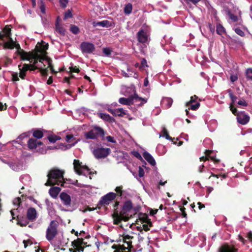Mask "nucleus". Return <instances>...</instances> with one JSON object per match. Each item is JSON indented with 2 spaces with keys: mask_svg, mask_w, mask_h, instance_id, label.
<instances>
[{
  "mask_svg": "<svg viewBox=\"0 0 252 252\" xmlns=\"http://www.w3.org/2000/svg\"><path fill=\"white\" fill-rule=\"evenodd\" d=\"M133 208L132 203L131 200L126 201L124 203L122 210L119 212L115 209L112 215L113 219V223L116 225H119L122 220L127 221L132 217V215H129V213L131 211Z\"/></svg>",
  "mask_w": 252,
  "mask_h": 252,
  "instance_id": "1",
  "label": "nucleus"
},
{
  "mask_svg": "<svg viewBox=\"0 0 252 252\" xmlns=\"http://www.w3.org/2000/svg\"><path fill=\"white\" fill-rule=\"evenodd\" d=\"M48 180L45 183L46 186H52L54 185H61L64 187L65 182L63 178V172L58 169L53 168L50 170L47 175Z\"/></svg>",
  "mask_w": 252,
  "mask_h": 252,
  "instance_id": "2",
  "label": "nucleus"
},
{
  "mask_svg": "<svg viewBox=\"0 0 252 252\" xmlns=\"http://www.w3.org/2000/svg\"><path fill=\"white\" fill-rule=\"evenodd\" d=\"M105 131L103 128L98 126H95L91 130L85 132L84 133V138L85 140L88 139L95 140L98 137H104Z\"/></svg>",
  "mask_w": 252,
  "mask_h": 252,
  "instance_id": "3",
  "label": "nucleus"
},
{
  "mask_svg": "<svg viewBox=\"0 0 252 252\" xmlns=\"http://www.w3.org/2000/svg\"><path fill=\"white\" fill-rule=\"evenodd\" d=\"M59 222L58 221L52 220L46 231V238L49 241H51L58 234V227Z\"/></svg>",
  "mask_w": 252,
  "mask_h": 252,
  "instance_id": "4",
  "label": "nucleus"
},
{
  "mask_svg": "<svg viewBox=\"0 0 252 252\" xmlns=\"http://www.w3.org/2000/svg\"><path fill=\"white\" fill-rule=\"evenodd\" d=\"M117 196V194L112 192H109L102 196L98 202V205L105 206L108 205L110 202L114 200Z\"/></svg>",
  "mask_w": 252,
  "mask_h": 252,
  "instance_id": "5",
  "label": "nucleus"
},
{
  "mask_svg": "<svg viewBox=\"0 0 252 252\" xmlns=\"http://www.w3.org/2000/svg\"><path fill=\"white\" fill-rule=\"evenodd\" d=\"M110 153L111 149L109 148H97L93 151L94 156L97 159L105 158Z\"/></svg>",
  "mask_w": 252,
  "mask_h": 252,
  "instance_id": "6",
  "label": "nucleus"
},
{
  "mask_svg": "<svg viewBox=\"0 0 252 252\" xmlns=\"http://www.w3.org/2000/svg\"><path fill=\"white\" fill-rule=\"evenodd\" d=\"M80 49L83 53L91 54L95 50V47L92 43L83 42L80 45Z\"/></svg>",
  "mask_w": 252,
  "mask_h": 252,
  "instance_id": "7",
  "label": "nucleus"
},
{
  "mask_svg": "<svg viewBox=\"0 0 252 252\" xmlns=\"http://www.w3.org/2000/svg\"><path fill=\"white\" fill-rule=\"evenodd\" d=\"M238 251L233 245L225 243L219 248L218 252H237Z\"/></svg>",
  "mask_w": 252,
  "mask_h": 252,
  "instance_id": "8",
  "label": "nucleus"
},
{
  "mask_svg": "<svg viewBox=\"0 0 252 252\" xmlns=\"http://www.w3.org/2000/svg\"><path fill=\"white\" fill-rule=\"evenodd\" d=\"M237 122L243 125L247 124L250 121V117L244 111L238 112L237 116Z\"/></svg>",
  "mask_w": 252,
  "mask_h": 252,
  "instance_id": "9",
  "label": "nucleus"
},
{
  "mask_svg": "<svg viewBox=\"0 0 252 252\" xmlns=\"http://www.w3.org/2000/svg\"><path fill=\"white\" fill-rule=\"evenodd\" d=\"M43 144L41 141H37V139L32 138H29L27 146L30 150H35L38 146L42 145Z\"/></svg>",
  "mask_w": 252,
  "mask_h": 252,
  "instance_id": "10",
  "label": "nucleus"
},
{
  "mask_svg": "<svg viewBox=\"0 0 252 252\" xmlns=\"http://www.w3.org/2000/svg\"><path fill=\"white\" fill-rule=\"evenodd\" d=\"M37 217V214L35 208L30 207L27 210V218L28 220L33 221Z\"/></svg>",
  "mask_w": 252,
  "mask_h": 252,
  "instance_id": "11",
  "label": "nucleus"
},
{
  "mask_svg": "<svg viewBox=\"0 0 252 252\" xmlns=\"http://www.w3.org/2000/svg\"><path fill=\"white\" fill-rule=\"evenodd\" d=\"M60 197L64 205L67 207L70 206L71 200L69 195L65 192H62L60 195Z\"/></svg>",
  "mask_w": 252,
  "mask_h": 252,
  "instance_id": "12",
  "label": "nucleus"
},
{
  "mask_svg": "<svg viewBox=\"0 0 252 252\" xmlns=\"http://www.w3.org/2000/svg\"><path fill=\"white\" fill-rule=\"evenodd\" d=\"M137 38L139 42L145 43L148 40L147 33L142 29H141L137 33Z\"/></svg>",
  "mask_w": 252,
  "mask_h": 252,
  "instance_id": "13",
  "label": "nucleus"
},
{
  "mask_svg": "<svg viewBox=\"0 0 252 252\" xmlns=\"http://www.w3.org/2000/svg\"><path fill=\"white\" fill-rule=\"evenodd\" d=\"M81 162H80L79 159H74L73 161V165H74V169L75 172L78 174L79 175H85V174L83 173L82 171L81 170L82 165Z\"/></svg>",
  "mask_w": 252,
  "mask_h": 252,
  "instance_id": "14",
  "label": "nucleus"
},
{
  "mask_svg": "<svg viewBox=\"0 0 252 252\" xmlns=\"http://www.w3.org/2000/svg\"><path fill=\"white\" fill-rule=\"evenodd\" d=\"M131 97H132V104L134 103H138L139 101H141V103L139 104H137L138 106H142L143 104L145 103L147 101V99L146 98H144L141 97H139L137 94H134L133 95H131Z\"/></svg>",
  "mask_w": 252,
  "mask_h": 252,
  "instance_id": "15",
  "label": "nucleus"
},
{
  "mask_svg": "<svg viewBox=\"0 0 252 252\" xmlns=\"http://www.w3.org/2000/svg\"><path fill=\"white\" fill-rule=\"evenodd\" d=\"M108 111L111 113L114 116L122 117L126 115V113L123 108H118L117 109H108Z\"/></svg>",
  "mask_w": 252,
  "mask_h": 252,
  "instance_id": "16",
  "label": "nucleus"
},
{
  "mask_svg": "<svg viewBox=\"0 0 252 252\" xmlns=\"http://www.w3.org/2000/svg\"><path fill=\"white\" fill-rule=\"evenodd\" d=\"M27 220L24 217L16 216L17 224L21 226H26L28 224L29 221Z\"/></svg>",
  "mask_w": 252,
  "mask_h": 252,
  "instance_id": "17",
  "label": "nucleus"
},
{
  "mask_svg": "<svg viewBox=\"0 0 252 252\" xmlns=\"http://www.w3.org/2000/svg\"><path fill=\"white\" fill-rule=\"evenodd\" d=\"M143 156L144 158L152 165L154 166L156 163L153 157L147 151H145L143 154Z\"/></svg>",
  "mask_w": 252,
  "mask_h": 252,
  "instance_id": "18",
  "label": "nucleus"
},
{
  "mask_svg": "<svg viewBox=\"0 0 252 252\" xmlns=\"http://www.w3.org/2000/svg\"><path fill=\"white\" fill-rule=\"evenodd\" d=\"M132 97L130 95L128 98L121 97L119 99V102L122 104L126 105H132Z\"/></svg>",
  "mask_w": 252,
  "mask_h": 252,
  "instance_id": "19",
  "label": "nucleus"
},
{
  "mask_svg": "<svg viewBox=\"0 0 252 252\" xmlns=\"http://www.w3.org/2000/svg\"><path fill=\"white\" fill-rule=\"evenodd\" d=\"M38 44L39 45V49H37V52L38 53H40L41 54H47L46 50L48 48V44L45 43L42 41L41 44L38 43L37 45Z\"/></svg>",
  "mask_w": 252,
  "mask_h": 252,
  "instance_id": "20",
  "label": "nucleus"
},
{
  "mask_svg": "<svg viewBox=\"0 0 252 252\" xmlns=\"http://www.w3.org/2000/svg\"><path fill=\"white\" fill-rule=\"evenodd\" d=\"M61 189L59 187H52L49 189V194L51 197L55 198L57 197L59 193L61 191Z\"/></svg>",
  "mask_w": 252,
  "mask_h": 252,
  "instance_id": "21",
  "label": "nucleus"
},
{
  "mask_svg": "<svg viewBox=\"0 0 252 252\" xmlns=\"http://www.w3.org/2000/svg\"><path fill=\"white\" fill-rule=\"evenodd\" d=\"M98 115V116L104 121L109 123L115 121V119L108 114L100 113Z\"/></svg>",
  "mask_w": 252,
  "mask_h": 252,
  "instance_id": "22",
  "label": "nucleus"
},
{
  "mask_svg": "<svg viewBox=\"0 0 252 252\" xmlns=\"http://www.w3.org/2000/svg\"><path fill=\"white\" fill-rule=\"evenodd\" d=\"M55 27L57 32L62 36L65 35L66 30L59 22H56Z\"/></svg>",
  "mask_w": 252,
  "mask_h": 252,
  "instance_id": "23",
  "label": "nucleus"
},
{
  "mask_svg": "<svg viewBox=\"0 0 252 252\" xmlns=\"http://www.w3.org/2000/svg\"><path fill=\"white\" fill-rule=\"evenodd\" d=\"M17 55L20 56L21 60L22 61H31V56L30 55V52L27 53L23 50V51H21L20 53H18Z\"/></svg>",
  "mask_w": 252,
  "mask_h": 252,
  "instance_id": "24",
  "label": "nucleus"
},
{
  "mask_svg": "<svg viewBox=\"0 0 252 252\" xmlns=\"http://www.w3.org/2000/svg\"><path fill=\"white\" fill-rule=\"evenodd\" d=\"M32 135L34 138L36 139H41L43 136V131L39 129H32Z\"/></svg>",
  "mask_w": 252,
  "mask_h": 252,
  "instance_id": "25",
  "label": "nucleus"
},
{
  "mask_svg": "<svg viewBox=\"0 0 252 252\" xmlns=\"http://www.w3.org/2000/svg\"><path fill=\"white\" fill-rule=\"evenodd\" d=\"M94 27L101 26L102 27H109L110 26V22L107 20H104L100 22H94Z\"/></svg>",
  "mask_w": 252,
  "mask_h": 252,
  "instance_id": "26",
  "label": "nucleus"
},
{
  "mask_svg": "<svg viewBox=\"0 0 252 252\" xmlns=\"http://www.w3.org/2000/svg\"><path fill=\"white\" fill-rule=\"evenodd\" d=\"M173 99L170 97H165L163 99L162 103L164 105L166 108L170 107L173 103Z\"/></svg>",
  "mask_w": 252,
  "mask_h": 252,
  "instance_id": "27",
  "label": "nucleus"
},
{
  "mask_svg": "<svg viewBox=\"0 0 252 252\" xmlns=\"http://www.w3.org/2000/svg\"><path fill=\"white\" fill-rule=\"evenodd\" d=\"M84 239L83 238H78L77 239L74 240L71 242V246L74 248L82 245L83 243Z\"/></svg>",
  "mask_w": 252,
  "mask_h": 252,
  "instance_id": "28",
  "label": "nucleus"
},
{
  "mask_svg": "<svg viewBox=\"0 0 252 252\" xmlns=\"http://www.w3.org/2000/svg\"><path fill=\"white\" fill-rule=\"evenodd\" d=\"M15 46V42H14L11 38L10 40L5 42L4 44V47L7 49H13Z\"/></svg>",
  "mask_w": 252,
  "mask_h": 252,
  "instance_id": "29",
  "label": "nucleus"
},
{
  "mask_svg": "<svg viewBox=\"0 0 252 252\" xmlns=\"http://www.w3.org/2000/svg\"><path fill=\"white\" fill-rule=\"evenodd\" d=\"M217 33L219 35H222L225 32L224 28L220 24H219L217 26L216 29Z\"/></svg>",
  "mask_w": 252,
  "mask_h": 252,
  "instance_id": "30",
  "label": "nucleus"
},
{
  "mask_svg": "<svg viewBox=\"0 0 252 252\" xmlns=\"http://www.w3.org/2000/svg\"><path fill=\"white\" fill-rule=\"evenodd\" d=\"M70 31L74 34H77L80 32L79 28L77 26L72 24L70 25Z\"/></svg>",
  "mask_w": 252,
  "mask_h": 252,
  "instance_id": "31",
  "label": "nucleus"
},
{
  "mask_svg": "<svg viewBox=\"0 0 252 252\" xmlns=\"http://www.w3.org/2000/svg\"><path fill=\"white\" fill-rule=\"evenodd\" d=\"M38 5L39 6V8L42 14H45L46 12L45 9V4L43 0H40L38 2Z\"/></svg>",
  "mask_w": 252,
  "mask_h": 252,
  "instance_id": "32",
  "label": "nucleus"
},
{
  "mask_svg": "<svg viewBox=\"0 0 252 252\" xmlns=\"http://www.w3.org/2000/svg\"><path fill=\"white\" fill-rule=\"evenodd\" d=\"M227 92L228 93L229 96L230 98L232 101L231 103H232V104H233L237 99V97L234 95L231 89H229L227 90Z\"/></svg>",
  "mask_w": 252,
  "mask_h": 252,
  "instance_id": "33",
  "label": "nucleus"
},
{
  "mask_svg": "<svg viewBox=\"0 0 252 252\" xmlns=\"http://www.w3.org/2000/svg\"><path fill=\"white\" fill-rule=\"evenodd\" d=\"M76 143V142H75L73 144H61L60 145L59 148H60L62 149H63L64 150H66L67 149H70L71 147L74 146Z\"/></svg>",
  "mask_w": 252,
  "mask_h": 252,
  "instance_id": "34",
  "label": "nucleus"
},
{
  "mask_svg": "<svg viewBox=\"0 0 252 252\" xmlns=\"http://www.w3.org/2000/svg\"><path fill=\"white\" fill-rule=\"evenodd\" d=\"M132 10V5L131 3H128L124 8V12L126 14H130Z\"/></svg>",
  "mask_w": 252,
  "mask_h": 252,
  "instance_id": "35",
  "label": "nucleus"
},
{
  "mask_svg": "<svg viewBox=\"0 0 252 252\" xmlns=\"http://www.w3.org/2000/svg\"><path fill=\"white\" fill-rule=\"evenodd\" d=\"M48 139L51 143H55L58 140H60L61 139V137L57 136V135H50L48 137Z\"/></svg>",
  "mask_w": 252,
  "mask_h": 252,
  "instance_id": "36",
  "label": "nucleus"
},
{
  "mask_svg": "<svg viewBox=\"0 0 252 252\" xmlns=\"http://www.w3.org/2000/svg\"><path fill=\"white\" fill-rule=\"evenodd\" d=\"M49 60H51V59L49 58L47 56V54H42L41 55V56L39 58V59L38 61L40 63H43V61H47V63L48 64Z\"/></svg>",
  "mask_w": 252,
  "mask_h": 252,
  "instance_id": "37",
  "label": "nucleus"
},
{
  "mask_svg": "<svg viewBox=\"0 0 252 252\" xmlns=\"http://www.w3.org/2000/svg\"><path fill=\"white\" fill-rule=\"evenodd\" d=\"M115 190L117 192V193H116L117 194V196L118 195L120 197L122 196L123 192L122 186L117 187L115 188Z\"/></svg>",
  "mask_w": 252,
  "mask_h": 252,
  "instance_id": "38",
  "label": "nucleus"
},
{
  "mask_svg": "<svg viewBox=\"0 0 252 252\" xmlns=\"http://www.w3.org/2000/svg\"><path fill=\"white\" fill-rule=\"evenodd\" d=\"M30 134H31L30 131L24 132V133L21 134V135H20L18 136L17 139H19V140H23L25 138L30 137Z\"/></svg>",
  "mask_w": 252,
  "mask_h": 252,
  "instance_id": "39",
  "label": "nucleus"
},
{
  "mask_svg": "<svg viewBox=\"0 0 252 252\" xmlns=\"http://www.w3.org/2000/svg\"><path fill=\"white\" fill-rule=\"evenodd\" d=\"M198 99V97L196 95H194L190 97V100L187 102L186 106H189V104H191L192 103H196V100Z\"/></svg>",
  "mask_w": 252,
  "mask_h": 252,
  "instance_id": "40",
  "label": "nucleus"
},
{
  "mask_svg": "<svg viewBox=\"0 0 252 252\" xmlns=\"http://www.w3.org/2000/svg\"><path fill=\"white\" fill-rule=\"evenodd\" d=\"M195 104L192 103L191 104L189 105V109H191L192 110H197L200 106V104L199 102L194 103Z\"/></svg>",
  "mask_w": 252,
  "mask_h": 252,
  "instance_id": "41",
  "label": "nucleus"
},
{
  "mask_svg": "<svg viewBox=\"0 0 252 252\" xmlns=\"http://www.w3.org/2000/svg\"><path fill=\"white\" fill-rule=\"evenodd\" d=\"M162 132H163V136H165V138L166 139L170 140H172L173 141V140L175 139L174 138H172L169 136V135L168 134V131H167V129L165 128H163V129L162 130Z\"/></svg>",
  "mask_w": 252,
  "mask_h": 252,
  "instance_id": "42",
  "label": "nucleus"
},
{
  "mask_svg": "<svg viewBox=\"0 0 252 252\" xmlns=\"http://www.w3.org/2000/svg\"><path fill=\"white\" fill-rule=\"evenodd\" d=\"M132 155L137 158L140 160L141 161H143L145 164H146V163L145 161H144L143 158H142L141 155L140 153L137 151H133L132 152Z\"/></svg>",
  "mask_w": 252,
  "mask_h": 252,
  "instance_id": "43",
  "label": "nucleus"
},
{
  "mask_svg": "<svg viewBox=\"0 0 252 252\" xmlns=\"http://www.w3.org/2000/svg\"><path fill=\"white\" fill-rule=\"evenodd\" d=\"M48 65V67L50 68L52 73L54 74H56L58 72L55 71L53 65L52 64V60H49Z\"/></svg>",
  "mask_w": 252,
  "mask_h": 252,
  "instance_id": "44",
  "label": "nucleus"
},
{
  "mask_svg": "<svg viewBox=\"0 0 252 252\" xmlns=\"http://www.w3.org/2000/svg\"><path fill=\"white\" fill-rule=\"evenodd\" d=\"M246 77L248 79L252 80V68H249L246 70Z\"/></svg>",
  "mask_w": 252,
  "mask_h": 252,
  "instance_id": "45",
  "label": "nucleus"
},
{
  "mask_svg": "<svg viewBox=\"0 0 252 252\" xmlns=\"http://www.w3.org/2000/svg\"><path fill=\"white\" fill-rule=\"evenodd\" d=\"M72 17V14L71 10H67L64 13L63 19L66 20L68 18H71Z\"/></svg>",
  "mask_w": 252,
  "mask_h": 252,
  "instance_id": "46",
  "label": "nucleus"
},
{
  "mask_svg": "<svg viewBox=\"0 0 252 252\" xmlns=\"http://www.w3.org/2000/svg\"><path fill=\"white\" fill-rule=\"evenodd\" d=\"M30 55L31 56V60L36 59L39 60L40 57L41 55H39L37 53H32L30 52Z\"/></svg>",
  "mask_w": 252,
  "mask_h": 252,
  "instance_id": "47",
  "label": "nucleus"
},
{
  "mask_svg": "<svg viewBox=\"0 0 252 252\" xmlns=\"http://www.w3.org/2000/svg\"><path fill=\"white\" fill-rule=\"evenodd\" d=\"M235 32L239 35L244 37L245 35V32L239 28H237L235 30Z\"/></svg>",
  "mask_w": 252,
  "mask_h": 252,
  "instance_id": "48",
  "label": "nucleus"
},
{
  "mask_svg": "<svg viewBox=\"0 0 252 252\" xmlns=\"http://www.w3.org/2000/svg\"><path fill=\"white\" fill-rule=\"evenodd\" d=\"M21 64H20V65H18V68H19V69L20 70V73H19L20 75H19V76L22 79H25V77L26 75V72L24 71L23 70H22L21 69Z\"/></svg>",
  "mask_w": 252,
  "mask_h": 252,
  "instance_id": "49",
  "label": "nucleus"
},
{
  "mask_svg": "<svg viewBox=\"0 0 252 252\" xmlns=\"http://www.w3.org/2000/svg\"><path fill=\"white\" fill-rule=\"evenodd\" d=\"M11 29L8 26H6L3 29V32L5 33V35L9 36L11 32Z\"/></svg>",
  "mask_w": 252,
  "mask_h": 252,
  "instance_id": "50",
  "label": "nucleus"
},
{
  "mask_svg": "<svg viewBox=\"0 0 252 252\" xmlns=\"http://www.w3.org/2000/svg\"><path fill=\"white\" fill-rule=\"evenodd\" d=\"M39 70H40V73L42 76H47L48 72V70L47 68H43L42 67H39Z\"/></svg>",
  "mask_w": 252,
  "mask_h": 252,
  "instance_id": "51",
  "label": "nucleus"
},
{
  "mask_svg": "<svg viewBox=\"0 0 252 252\" xmlns=\"http://www.w3.org/2000/svg\"><path fill=\"white\" fill-rule=\"evenodd\" d=\"M230 110L232 111V113L235 115V116H237V114L238 113V112H237V109L234 107L233 106V104H232V103H231L230 104Z\"/></svg>",
  "mask_w": 252,
  "mask_h": 252,
  "instance_id": "52",
  "label": "nucleus"
},
{
  "mask_svg": "<svg viewBox=\"0 0 252 252\" xmlns=\"http://www.w3.org/2000/svg\"><path fill=\"white\" fill-rule=\"evenodd\" d=\"M70 72L71 73L72 72H76V73H79L80 72V69L78 67H77L76 66H75L74 67L71 66L69 67Z\"/></svg>",
  "mask_w": 252,
  "mask_h": 252,
  "instance_id": "53",
  "label": "nucleus"
},
{
  "mask_svg": "<svg viewBox=\"0 0 252 252\" xmlns=\"http://www.w3.org/2000/svg\"><path fill=\"white\" fill-rule=\"evenodd\" d=\"M61 6L62 8H65L68 2V0H60Z\"/></svg>",
  "mask_w": 252,
  "mask_h": 252,
  "instance_id": "54",
  "label": "nucleus"
},
{
  "mask_svg": "<svg viewBox=\"0 0 252 252\" xmlns=\"http://www.w3.org/2000/svg\"><path fill=\"white\" fill-rule=\"evenodd\" d=\"M142 217H139V219L143 222H146L148 220V217L145 214H141Z\"/></svg>",
  "mask_w": 252,
  "mask_h": 252,
  "instance_id": "55",
  "label": "nucleus"
},
{
  "mask_svg": "<svg viewBox=\"0 0 252 252\" xmlns=\"http://www.w3.org/2000/svg\"><path fill=\"white\" fill-rule=\"evenodd\" d=\"M126 249H128V248H126L125 246L119 245H118V250L117 249V251H118V252H124V251H125V252H126Z\"/></svg>",
  "mask_w": 252,
  "mask_h": 252,
  "instance_id": "56",
  "label": "nucleus"
},
{
  "mask_svg": "<svg viewBox=\"0 0 252 252\" xmlns=\"http://www.w3.org/2000/svg\"><path fill=\"white\" fill-rule=\"evenodd\" d=\"M229 18L234 22H237L238 21V16L231 13L229 16Z\"/></svg>",
  "mask_w": 252,
  "mask_h": 252,
  "instance_id": "57",
  "label": "nucleus"
},
{
  "mask_svg": "<svg viewBox=\"0 0 252 252\" xmlns=\"http://www.w3.org/2000/svg\"><path fill=\"white\" fill-rule=\"evenodd\" d=\"M144 174L145 172L141 166H139L138 170V175L139 177H143L144 176Z\"/></svg>",
  "mask_w": 252,
  "mask_h": 252,
  "instance_id": "58",
  "label": "nucleus"
},
{
  "mask_svg": "<svg viewBox=\"0 0 252 252\" xmlns=\"http://www.w3.org/2000/svg\"><path fill=\"white\" fill-rule=\"evenodd\" d=\"M103 52L106 56H109L111 54V51L108 48H104L103 49Z\"/></svg>",
  "mask_w": 252,
  "mask_h": 252,
  "instance_id": "59",
  "label": "nucleus"
},
{
  "mask_svg": "<svg viewBox=\"0 0 252 252\" xmlns=\"http://www.w3.org/2000/svg\"><path fill=\"white\" fill-rule=\"evenodd\" d=\"M75 139V138H74L73 135H72V134H67L66 136V141L67 142H71V139Z\"/></svg>",
  "mask_w": 252,
  "mask_h": 252,
  "instance_id": "60",
  "label": "nucleus"
},
{
  "mask_svg": "<svg viewBox=\"0 0 252 252\" xmlns=\"http://www.w3.org/2000/svg\"><path fill=\"white\" fill-rule=\"evenodd\" d=\"M21 69L23 70L24 71L27 72L28 70L30 69L29 68V64L24 63L23 64V66Z\"/></svg>",
  "mask_w": 252,
  "mask_h": 252,
  "instance_id": "61",
  "label": "nucleus"
},
{
  "mask_svg": "<svg viewBox=\"0 0 252 252\" xmlns=\"http://www.w3.org/2000/svg\"><path fill=\"white\" fill-rule=\"evenodd\" d=\"M106 139L107 140V141H108L109 142H111V143H115L116 142V141L114 140V137H113L111 136H107L106 137Z\"/></svg>",
  "mask_w": 252,
  "mask_h": 252,
  "instance_id": "62",
  "label": "nucleus"
},
{
  "mask_svg": "<svg viewBox=\"0 0 252 252\" xmlns=\"http://www.w3.org/2000/svg\"><path fill=\"white\" fill-rule=\"evenodd\" d=\"M21 203V198L20 197L15 198L13 201L14 204L17 205L18 206H20Z\"/></svg>",
  "mask_w": 252,
  "mask_h": 252,
  "instance_id": "63",
  "label": "nucleus"
},
{
  "mask_svg": "<svg viewBox=\"0 0 252 252\" xmlns=\"http://www.w3.org/2000/svg\"><path fill=\"white\" fill-rule=\"evenodd\" d=\"M238 104L243 106H247L248 105V103L244 99L239 100L238 102Z\"/></svg>",
  "mask_w": 252,
  "mask_h": 252,
  "instance_id": "64",
  "label": "nucleus"
}]
</instances>
